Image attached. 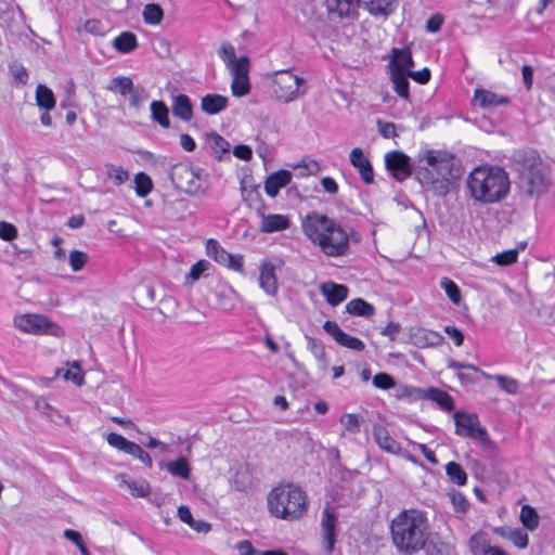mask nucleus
I'll use <instances>...</instances> for the list:
<instances>
[{
    "instance_id": "1",
    "label": "nucleus",
    "mask_w": 555,
    "mask_h": 555,
    "mask_svg": "<svg viewBox=\"0 0 555 555\" xmlns=\"http://www.w3.org/2000/svg\"><path fill=\"white\" fill-rule=\"evenodd\" d=\"M301 229L326 257H345L350 251V240L360 241L359 234L352 229H345L336 220L317 211L308 212L302 218Z\"/></svg>"
},
{
    "instance_id": "2",
    "label": "nucleus",
    "mask_w": 555,
    "mask_h": 555,
    "mask_svg": "<svg viewBox=\"0 0 555 555\" xmlns=\"http://www.w3.org/2000/svg\"><path fill=\"white\" fill-rule=\"evenodd\" d=\"M393 545L404 555H414L424 550L430 535L426 514L418 509H403L390 524Z\"/></svg>"
},
{
    "instance_id": "3",
    "label": "nucleus",
    "mask_w": 555,
    "mask_h": 555,
    "mask_svg": "<svg viewBox=\"0 0 555 555\" xmlns=\"http://www.w3.org/2000/svg\"><path fill=\"white\" fill-rule=\"evenodd\" d=\"M470 196L478 202L491 204L505 198L511 182L507 172L499 166H478L466 180Z\"/></svg>"
},
{
    "instance_id": "4",
    "label": "nucleus",
    "mask_w": 555,
    "mask_h": 555,
    "mask_svg": "<svg viewBox=\"0 0 555 555\" xmlns=\"http://www.w3.org/2000/svg\"><path fill=\"white\" fill-rule=\"evenodd\" d=\"M267 505L269 513L284 520L300 518L308 507L306 492L294 483L279 485L268 494Z\"/></svg>"
},
{
    "instance_id": "5",
    "label": "nucleus",
    "mask_w": 555,
    "mask_h": 555,
    "mask_svg": "<svg viewBox=\"0 0 555 555\" xmlns=\"http://www.w3.org/2000/svg\"><path fill=\"white\" fill-rule=\"evenodd\" d=\"M393 1L395 0H324V4L328 14L343 20L353 18L357 15L360 3L374 16H387L393 11Z\"/></svg>"
},
{
    "instance_id": "6",
    "label": "nucleus",
    "mask_w": 555,
    "mask_h": 555,
    "mask_svg": "<svg viewBox=\"0 0 555 555\" xmlns=\"http://www.w3.org/2000/svg\"><path fill=\"white\" fill-rule=\"evenodd\" d=\"M208 177L204 169L193 167L189 163L176 164L170 171V179L175 186L191 196L207 195V189L203 188L202 182Z\"/></svg>"
},
{
    "instance_id": "7",
    "label": "nucleus",
    "mask_w": 555,
    "mask_h": 555,
    "mask_svg": "<svg viewBox=\"0 0 555 555\" xmlns=\"http://www.w3.org/2000/svg\"><path fill=\"white\" fill-rule=\"evenodd\" d=\"M522 183L526 185V193L529 196H539L546 191L548 178L542 162L534 156L526 159L522 171Z\"/></svg>"
},
{
    "instance_id": "8",
    "label": "nucleus",
    "mask_w": 555,
    "mask_h": 555,
    "mask_svg": "<svg viewBox=\"0 0 555 555\" xmlns=\"http://www.w3.org/2000/svg\"><path fill=\"white\" fill-rule=\"evenodd\" d=\"M14 325L28 334L33 335H52L55 337L64 334L61 326L42 314H22L14 319Z\"/></svg>"
},
{
    "instance_id": "9",
    "label": "nucleus",
    "mask_w": 555,
    "mask_h": 555,
    "mask_svg": "<svg viewBox=\"0 0 555 555\" xmlns=\"http://www.w3.org/2000/svg\"><path fill=\"white\" fill-rule=\"evenodd\" d=\"M426 163L435 176L459 180L462 167L455 157L446 151L429 150L426 152Z\"/></svg>"
},
{
    "instance_id": "10",
    "label": "nucleus",
    "mask_w": 555,
    "mask_h": 555,
    "mask_svg": "<svg viewBox=\"0 0 555 555\" xmlns=\"http://www.w3.org/2000/svg\"><path fill=\"white\" fill-rule=\"evenodd\" d=\"M272 77L273 91L279 100L288 103L302 93L299 87L305 83V79L295 75L292 69L276 70Z\"/></svg>"
},
{
    "instance_id": "11",
    "label": "nucleus",
    "mask_w": 555,
    "mask_h": 555,
    "mask_svg": "<svg viewBox=\"0 0 555 555\" xmlns=\"http://www.w3.org/2000/svg\"><path fill=\"white\" fill-rule=\"evenodd\" d=\"M455 422V434L463 437L479 440L481 442L488 441L487 430L480 426L478 416L465 412L456 411L453 414Z\"/></svg>"
},
{
    "instance_id": "12",
    "label": "nucleus",
    "mask_w": 555,
    "mask_h": 555,
    "mask_svg": "<svg viewBox=\"0 0 555 555\" xmlns=\"http://www.w3.org/2000/svg\"><path fill=\"white\" fill-rule=\"evenodd\" d=\"M385 166L397 181H403L412 173L410 158L400 151H392L385 155Z\"/></svg>"
},
{
    "instance_id": "13",
    "label": "nucleus",
    "mask_w": 555,
    "mask_h": 555,
    "mask_svg": "<svg viewBox=\"0 0 555 555\" xmlns=\"http://www.w3.org/2000/svg\"><path fill=\"white\" fill-rule=\"evenodd\" d=\"M410 395H413L415 398L418 399H427L430 400L437 405L447 412H450L454 409V400L453 398L444 390L436 388V387H429L427 389L422 388H413L410 391Z\"/></svg>"
},
{
    "instance_id": "14",
    "label": "nucleus",
    "mask_w": 555,
    "mask_h": 555,
    "mask_svg": "<svg viewBox=\"0 0 555 555\" xmlns=\"http://www.w3.org/2000/svg\"><path fill=\"white\" fill-rule=\"evenodd\" d=\"M323 330L331 335L335 341L348 349L354 350V351H362L365 348L364 343L354 337L350 336L349 334H346L341 331V328L338 326V324L335 321H326L323 324Z\"/></svg>"
},
{
    "instance_id": "15",
    "label": "nucleus",
    "mask_w": 555,
    "mask_h": 555,
    "mask_svg": "<svg viewBox=\"0 0 555 555\" xmlns=\"http://www.w3.org/2000/svg\"><path fill=\"white\" fill-rule=\"evenodd\" d=\"M279 266L270 260H262L259 267V286L269 296H275L279 292V282L275 270Z\"/></svg>"
},
{
    "instance_id": "16",
    "label": "nucleus",
    "mask_w": 555,
    "mask_h": 555,
    "mask_svg": "<svg viewBox=\"0 0 555 555\" xmlns=\"http://www.w3.org/2000/svg\"><path fill=\"white\" fill-rule=\"evenodd\" d=\"M336 526L337 516L328 506H326L322 512L321 528L323 541L325 544L324 547L328 553H331L334 550V545L336 542Z\"/></svg>"
},
{
    "instance_id": "17",
    "label": "nucleus",
    "mask_w": 555,
    "mask_h": 555,
    "mask_svg": "<svg viewBox=\"0 0 555 555\" xmlns=\"http://www.w3.org/2000/svg\"><path fill=\"white\" fill-rule=\"evenodd\" d=\"M349 159L351 165L358 169L361 179L366 184L374 182V170L370 159L364 155L362 149L354 147L351 150Z\"/></svg>"
},
{
    "instance_id": "18",
    "label": "nucleus",
    "mask_w": 555,
    "mask_h": 555,
    "mask_svg": "<svg viewBox=\"0 0 555 555\" xmlns=\"http://www.w3.org/2000/svg\"><path fill=\"white\" fill-rule=\"evenodd\" d=\"M469 548L473 555H511L500 546L491 545L486 534L475 533L469 539Z\"/></svg>"
},
{
    "instance_id": "19",
    "label": "nucleus",
    "mask_w": 555,
    "mask_h": 555,
    "mask_svg": "<svg viewBox=\"0 0 555 555\" xmlns=\"http://www.w3.org/2000/svg\"><path fill=\"white\" fill-rule=\"evenodd\" d=\"M474 104L483 109H490L501 105H507L509 98L498 94L486 89H476L474 92Z\"/></svg>"
},
{
    "instance_id": "20",
    "label": "nucleus",
    "mask_w": 555,
    "mask_h": 555,
    "mask_svg": "<svg viewBox=\"0 0 555 555\" xmlns=\"http://www.w3.org/2000/svg\"><path fill=\"white\" fill-rule=\"evenodd\" d=\"M413 66L414 62L412 59V54L408 48H393L391 50V57L388 65L389 73H395L398 70L399 73L408 74V72H410L411 67Z\"/></svg>"
},
{
    "instance_id": "21",
    "label": "nucleus",
    "mask_w": 555,
    "mask_h": 555,
    "mask_svg": "<svg viewBox=\"0 0 555 555\" xmlns=\"http://www.w3.org/2000/svg\"><path fill=\"white\" fill-rule=\"evenodd\" d=\"M292 180L291 171L281 169L271 173L264 181V191L270 197H275L280 190L286 186Z\"/></svg>"
},
{
    "instance_id": "22",
    "label": "nucleus",
    "mask_w": 555,
    "mask_h": 555,
    "mask_svg": "<svg viewBox=\"0 0 555 555\" xmlns=\"http://www.w3.org/2000/svg\"><path fill=\"white\" fill-rule=\"evenodd\" d=\"M373 437L382 450L390 454H399L401 452L400 443L389 435L388 430L384 426L374 425Z\"/></svg>"
},
{
    "instance_id": "23",
    "label": "nucleus",
    "mask_w": 555,
    "mask_h": 555,
    "mask_svg": "<svg viewBox=\"0 0 555 555\" xmlns=\"http://www.w3.org/2000/svg\"><path fill=\"white\" fill-rule=\"evenodd\" d=\"M493 533L501 538L507 539L514 543L518 548H526L529 543L528 533L520 528H511L507 526L495 527L492 529Z\"/></svg>"
},
{
    "instance_id": "24",
    "label": "nucleus",
    "mask_w": 555,
    "mask_h": 555,
    "mask_svg": "<svg viewBox=\"0 0 555 555\" xmlns=\"http://www.w3.org/2000/svg\"><path fill=\"white\" fill-rule=\"evenodd\" d=\"M321 293L326 298V301L335 307L347 298L348 287L335 282H326L322 284Z\"/></svg>"
},
{
    "instance_id": "25",
    "label": "nucleus",
    "mask_w": 555,
    "mask_h": 555,
    "mask_svg": "<svg viewBox=\"0 0 555 555\" xmlns=\"http://www.w3.org/2000/svg\"><path fill=\"white\" fill-rule=\"evenodd\" d=\"M229 99L217 93H208L201 100V109L208 115H217L228 107Z\"/></svg>"
},
{
    "instance_id": "26",
    "label": "nucleus",
    "mask_w": 555,
    "mask_h": 555,
    "mask_svg": "<svg viewBox=\"0 0 555 555\" xmlns=\"http://www.w3.org/2000/svg\"><path fill=\"white\" fill-rule=\"evenodd\" d=\"M289 219L287 216L272 214V215H262V220L260 224V231L262 233H272L278 231H283L289 228Z\"/></svg>"
},
{
    "instance_id": "27",
    "label": "nucleus",
    "mask_w": 555,
    "mask_h": 555,
    "mask_svg": "<svg viewBox=\"0 0 555 555\" xmlns=\"http://www.w3.org/2000/svg\"><path fill=\"white\" fill-rule=\"evenodd\" d=\"M425 183L430 185V190L437 196H444L450 192L451 185L456 181L453 179L435 176L431 171H426L424 176Z\"/></svg>"
},
{
    "instance_id": "28",
    "label": "nucleus",
    "mask_w": 555,
    "mask_h": 555,
    "mask_svg": "<svg viewBox=\"0 0 555 555\" xmlns=\"http://www.w3.org/2000/svg\"><path fill=\"white\" fill-rule=\"evenodd\" d=\"M172 113L183 121H190L193 118V105L186 94H178L173 96Z\"/></svg>"
},
{
    "instance_id": "29",
    "label": "nucleus",
    "mask_w": 555,
    "mask_h": 555,
    "mask_svg": "<svg viewBox=\"0 0 555 555\" xmlns=\"http://www.w3.org/2000/svg\"><path fill=\"white\" fill-rule=\"evenodd\" d=\"M424 548L426 555H455L454 546L438 537L428 539Z\"/></svg>"
},
{
    "instance_id": "30",
    "label": "nucleus",
    "mask_w": 555,
    "mask_h": 555,
    "mask_svg": "<svg viewBox=\"0 0 555 555\" xmlns=\"http://www.w3.org/2000/svg\"><path fill=\"white\" fill-rule=\"evenodd\" d=\"M113 47L120 53H129L138 47L137 36L131 31H122L114 39Z\"/></svg>"
},
{
    "instance_id": "31",
    "label": "nucleus",
    "mask_w": 555,
    "mask_h": 555,
    "mask_svg": "<svg viewBox=\"0 0 555 555\" xmlns=\"http://www.w3.org/2000/svg\"><path fill=\"white\" fill-rule=\"evenodd\" d=\"M346 311L352 315L369 318L375 313V308L362 298H354L346 305Z\"/></svg>"
},
{
    "instance_id": "32",
    "label": "nucleus",
    "mask_w": 555,
    "mask_h": 555,
    "mask_svg": "<svg viewBox=\"0 0 555 555\" xmlns=\"http://www.w3.org/2000/svg\"><path fill=\"white\" fill-rule=\"evenodd\" d=\"M150 108L151 117L154 121L158 122L163 128L170 127L169 109L163 101H153Z\"/></svg>"
},
{
    "instance_id": "33",
    "label": "nucleus",
    "mask_w": 555,
    "mask_h": 555,
    "mask_svg": "<svg viewBox=\"0 0 555 555\" xmlns=\"http://www.w3.org/2000/svg\"><path fill=\"white\" fill-rule=\"evenodd\" d=\"M166 469L175 477L189 480L191 476V467L185 457L180 456L176 461L166 463Z\"/></svg>"
},
{
    "instance_id": "34",
    "label": "nucleus",
    "mask_w": 555,
    "mask_h": 555,
    "mask_svg": "<svg viewBox=\"0 0 555 555\" xmlns=\"http://www.w3.org/2000/svg\"><path fill=\"white\" fill-rule=\"evenodd\" d=\"M390 75V80L393 85V90L396 91V93L404 99V100H409L410 98V91H409V76L408 74H402V73H399L398 70L395 72V73H389Z\"/></svg>"
},
{
    "instance_id": "35",
    "label": "nucleus",
    "mask_w": 555,
    "mask_h": 555,
    "mask_svg": "<svg viewBox=\"0 0 555 555\" xmlns=\"http://www.w3.org/2000/svg\"><path fill=\"white\" fill-rule=\"evenodd\" d=\"M305 338L307 340L308 349L314 356L318 362L322 365V370L325 371L327 369V356L324 345L320 340H317L315 338L309 335H306Z\"/></svg>"
},
{
    "instance_id": "36",
    "label": "nucleus",
    "mask_w": 555,
    "mask_h": 555,
    "mask_svg": "<svg viewBox=\"0 0 555 555\" xmlns=\"http://www.w3.org/2000/svg\"><path fill=\"white\" fill-rule=\"evenodd\" d=\"M206 253L219 264H224L230 259V253H228L218 241L209 238L206 243Z\"/></svg>"
},
{
    "instance_id": "37",
    "label": "nucleus",
    "mask_w": 555,
    "mask_h": 555,
    "mask_svg": "<svg viewBox=\"0 0 555 555\" xmlns=\"http://www.w3.org/2000/svg\"><path fill=\"white\" fill-rule=\"evenodd\" d=\"M37 105L46 111H51L55 106V98L51 89L44 85H38L36 89Z\"/></svg>"
},
{
    "instance_id": "38",
    "label": "nucleus",
    "mask_w": 555,
    "mask_h": 555,
    "mask_svg": "<svg viewBox=\"0 0 555 555\" xmlns=\"http://www.w3.org/2000/svg\"><path fill=\"white\" fill-rule=\"evenodd\" d=\"M143 21L147 25H158L164 18V11L159 4L149 3L142 11Z\"/></svg>"
},
{
    "instance_id": "39",
    "label": "nucleus",
    "mask_w": 555,
    "mask_h": 555,
    "mask_svg": "<svg viewBox=\"0 0 555 555\" xmlns=\"http://www.w3.org/2000/svg\"><path fill=\"white\" fill-rule=\"evenodd\" d=\"M231 486L240 492H246L251 487V477L247 469H237L231 478Z\"/></svg>"
},
{
    "instance_id": "40",
    "label": "nucleus",
    "mask_w": 555,
    "mask_h": 555,
    "mask_svg": "<svg viewBox=\"0 0 555 555\" xmlns=\"http://www.w3.org/2000/svg\"><path fill=\"white\" fill-rule=\"evenodd\" d=\"M106 441L111 447H113L119 451H122L129 455L135 446V442L130 441V440L126 439L124 436L116 434V433H109L106 436Z\"/></svg>"
},
{
    "instance_id": "41",
    "label": "nucleus",
    "mask_w": 555,
    "mask_h": 555,
    "mask_svg": "<svg viewBox=\"0 0 555 555\" xmlns=\"http://www.w3.org/2000/svg\"><path fill=\"white\" fill-rule=\"evenodd\" d=\"M539 515L537 511L530 505H524L520 509V521L524 527L530 531L539 527Z\"/></svg>"
},
{
    "instance_id": "42",
    "label": "nucleus",
    "mask_w": 555,
    "mask_h": 555,
    "mask_svg": "<svg viewBox=\"0 0 555 555\" xmlns=\"http://www.w3.org/2000/svg\"><path fill=\"white\" fill-rule=\"evenodd\" d=\"M446 473L449 479L457 485L464 486L467 481V474L464 468L456 462H449L446 465Z\"/></svg>"
},
{
    "instance_id": "43",
    "label": "nucleus",
    "mask_w": 555,
    "mask_h": 555,
    "mask_svg": "<svg viewBox=\"0 0 555 555\" xmlns=\"http://www.w3.org/2000/svg\"><path fill=\"white\" fill-rule=\"evenodd\" d=\"M440 287L444 291L452 304L460 305L462 300V294L460 287L449 278H442L440 281Z\"/></svg>"
},
{
    "instance_id": "44",
    "label": "nucleus",
    "mask_w": 555,
    "mask_h": 555,
    "mask_svg": "<svg viewBox=\"0 0 555 555\" xmlns=\"http://www.w3.org/2000/svg\"><path fill=\"white\" fill-rule=\"evenodd\" d=\"M133 88L134 86L131 78L125 76H119L112 79L111 83L107 87L109 91L118 92L121 95L129 94L130 92H132Z\"/></svg>"
},
{
    "instance_id": "45",
    "label": "nucleus",
    "mask_w": 555,
    "mask_h": 555,
    "mask_svg": "<svg viewBox=\"0 0 555 555\" xmlns=\"http://www.w3.org/2000/svg\"><path fill=\"white\" fill-rule=\"evenodd\" d=\"M135 193L139 197H145L153 189L152 179L144 172L134 176Z\"/></svg>"
},
{
    "instance_id": "46",
    "label": "nucleus",
    "mask_w": 555,
    "mask_h": 555,
    "mask_svg": "<svg viewBox=\"0 0 555 555\" xmlns=\"http://www.w3.org/2000/svg\"><path fill=\"white\" fill-rule=\"evenodd\" d=\"M122 482L128 487L131 494L137 498H145L150 494L151 488L146 480H126Z\"/></svg>"
},
{
    "instance_id": "47",
    "label": "nucleus",
    "mask_w": 555,
    "mask_h": 555,
    "mask_svg": "<svg viewBox=\"0 0 555 555\" xmlns=\"http://www.w3.org/2000/svg\"><path fill=\"white\" fill-rule=\"evenodd\" d=\"M61 374L65 380H70L78 386L83 383V376L77 362H74L69 369H57L56 375Z\"/></svg>"
},
{
    "instance_id": "48",
    "label": "nucleus",
    "mask_w": 555,
    "mask_h": 555,
    "mask_svg": "<svg viewBox=\"0 0 555 555\" xmlns=\"http://www.w3.org/2000/svg\"><path fill=\"white\" fill-rule=\"evenodd\" d=\"M105 168L107 177L114 181L115 185H121L129 179V172L121 166L107 164Z\"/></svg>"
},
{
    "instance_id": "49",
    "label": "nucleus",
    "mask_w": 555,
    "mask_h": 555,
    "mask_svg": "<svg viewBox=\"0 0 555 555\" xmlns=\"http://www.w3.org/2000/svg\"><path fill=\"white\" fill-rule=\"evenodd\" d=\"M232 77H248L249 60L247 56H242L228 66Z\"/></svg>"
},
{
    "instance_id": "50",
    "label": "nucleus",
    "mask_w": 555,
    "mask_h": 555,
    "mask_svg": "<svg viewBox=\"0 0 555 555\" xmlns=\"http://www.w3.org/2000/svg\"><path fill=\"white\" fill-rule=\"evenodd\" d=\"M232 94L234 96L246 95L250 91V83L248 77H233L231 83Z\"/></svg>"
},
{
    "instance_id": "51",
    "label": "nucleus",
    "mask_w": 555,
    "mask_h": 555,
    "mask_svg": "<svg viewBox=\"0 0 555 555\" xmlns=\"http://www.w3.org/2000/svg\"><path fill=\"white\" fill-rule=\"evenodd\" d=\"M89 257L86 253L80 250H72L68 256V261L74 272L80 271L87 263Z\"/></svg>"
},
{
    "instance_id": "52",
    "label": "nucleus",
    "mask_w": 555,
    "mask_h": 555,
    "mask_svg": "<svg viewBox=\"0 0 555 555\" xmlns=\"http://www.w3.org/2000/svg\"><path fill=\"white\" fill-rule=\"evenodd\" d=\"M518 259V248H513L508 250H504L500 254H496L492 260L499 266H509L517 261Z\"/></svg>"
},
{
    "instance_id": "53",
    "label": "nucleus",
    "mask_w": 555,
    "mask_h": 555,
    "mask_svg": "<svg viewBox=\"0 0 555 555\" xmlns=\"http://www.w3.org/2000/svg\"><path fill=\"white\" fill-rule=\"evenodd\" d=\"M64 538L76 544L81 555H90V552L83 542L82 535L78 531L66 529L64 531Z\"/></svg>"
},
{
    "instance_id": "54",
    "label": "nucleus",
    "mask_w": 555,
    "mask_h": 555,
    "mask_svg": "<svg viewBox=\"0 0 555 555\" xmlns=\"http://www.w3.org/2000/svg\"><path fill=\"white\" fill-rule=\"evenodd\" d=\"M209 142L211 149L217 154L229 153L230 152V143L222 138L220 134L214 132L209 135Z\"/></svg>"
},
{
    "instance_id": "55",
    "label": "nucleus",
    "mask_w": 555,
    "mask_h": 555,
    "mask_svg": "<svg viewBox=\"0 0 555 555\" xmlns=\"http://www.w3.org/2000/svg\"><path fill=\"white\" fill-rule=\"evenodd\" d=\"M340 423L344 425L345 429L352 434H358L360 431V417L357 414L347 413L344 414L340 418Z\"/></svg>"
},
{
    "instance_id": "56",
    "label": "nucleus",
    "mask_w": 555,
    "mask_h": 555,
    "mask_svg": "<svg viewBox=\"0 0 555 555\" xmlns=\"http://www.w3.org/2000/svg\"><path fill=\"white\" fill-rule=\"evenodd\" d=\"M209 267L210 262L207 260L203 259L197 261L191 267V270L186 275V280H190L192 283L197 281L203 275V273L209 269Z\"/></svg>"
},
{
    "instance_id": "57",
    "label": "nucleus",
    "mask_w": 555,
    "mask_h": 555,
    "mask_svg": "<svg viewBox=\"0 0 555 555\" xmlns=\"http://www.w3.org/2000/svg\"><path fill=\"white\" fill-rule=\"evenodd\" d=\"M373 385L376 388L388 390L395 387V379L387 373H378L373 377Z\"/></svg>"
},
{
    "instance_id": "58",
    "label": "nucleus",
    "mask_w": 555,
    "mask_h": 555,
    "mask_svg": "<svg viewBox=\"0 0 555 555\" xmlns=\"http://www.w3.org/2000/svg\"><path fill=\"white\" fill-rule=\"evenodd\" d=\"M219 57L225 63L227 67L236 61L235 49L230 42H224L219 52Z\"/></svg>"
},
{
    "instance_id": "59",
    "label": "nucleus",
    "mask_w": 555,
    "mask_h": 555,
    "mask_svg": "<svg viewBox=\"0 0 555 555\" xmlns=\"http://www.w3.org/2000/svg\"><path fill=\"white\" fill-rule=\"evenodd\" d=\"M494 379L498 382L499 386L507 393H516L518 390V382L514 378L504 375H495Z\"/></svg>"
},
{
    "instance_id": "60",
    "label": "nucleus",
    "mask_w": 555,
    "mask_h": 555,
    "mask_svg": "<svg viewBox=\"0 0 555 555\" xmlns=\"http://www.w3.org/2000/svg\"><path fill=\"white\" fill-rule=\"evenodd\" d=\"M83 29L94 36H104L105 35V26L101 21L91 18L86 21L83 25Z\"/></svg>"
},
{
    "instance_id": "61",
    "label": "nucleus",
    "mask_w": 555,
    "mask_h": 555,
    "mask_svg": "<svg viewBox=\"0 0 555 555\" xmlns=\"http://www.w3.org/2000/svg\"><path fill=\"white\" fill-rule=\"evenodd\" d=\"M450 500L457 512L465 513L469 503L466 498L459 491H453L450 493Z\"/></svg>"
},
{
    "instance_id": "62",
    "label": "nucleus",
    "mask_w": 555,
    "mask_h": 555,
    "mask_svg": "<svg viewBox=\"0 0 555 555\" xmlns=\"http://www.w3.org/2000/svg\"><path fill=\"white\" fill-rule=\"evenodd\" d=\"M378 132L385 139L397 137V126L393 122H386L380 119L377 120Z\"/></svg>"
},
{
    "instance_id": "63",
    "label": "nucleus",
    "mask_w": 555,
    "mask_h": 555,
    "mask_svg": "<svg viewBox=\"0 0 555 555\" xmlns=\"http://www.w3.org/2000/svg\"><path fill=\"white\" fill-rule=\"evenodd\" d=\"M16 236L17 230L12 223L0 221V238L4 241H12Z\"/></svg>"
},
{
    "instance_id": "64",
    "label": "nucleus",
    "mask_w": 555,
    "mask_h": 555,
    "mask_svg": "<svg viewBox=\"0 0 555 555\" xmlns=\"http://www.w3.org/2000/svg\"><path fill=\"white\" fill-rule=\"evenodd\" d=\"M130 94V105L133 107H139L142 102H144L149 98V93L144 88H133Z\"/></svg>"
}]
</instances>
